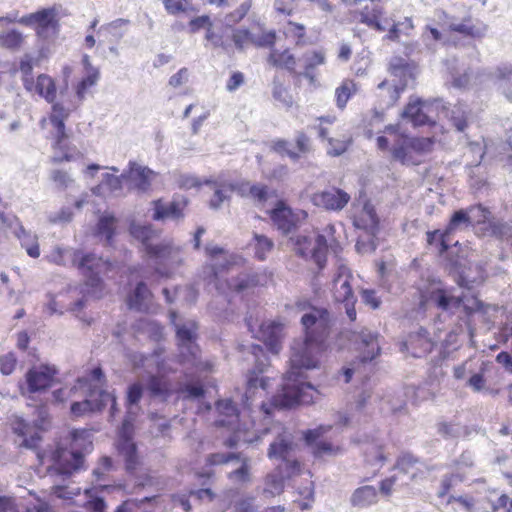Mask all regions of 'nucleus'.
<instances>
[{
    "label": "nucleus",
    "instance_id": "1",
    "mask_svg": "<svg viewBox=\"0 0 512 512\" xmlns=\"http://www.w3.org/2000/svg\"><path fill=\"white\" fill-rule=\"evenodd\" d=\"M320 310L312 308L301 317L304 336L295 339L291 345V368L285 375V383L272 400L280 409L292 408L306 403V389H312L310 383L302 379V369L316 368L320 359Z\"/></svg>",
    "mask_w": 512,
    "mask_h": 512
},
{
    "label": "nucleus",
    "instance_id": "2",
    "mask_svg": "<svg viewBox=\"0 0 512 512\" xmlns=\"http://www.w3.org/2000/svg\"><path fill=\"white\" fill-rule=\"evenodd\" d=\"M51 464L47 467V474L54 479L52 487L53 493L58 498L72 499L73 496L80 493L79 488H69L61 485L60 481H65L78 471L84 461L82 452L78 450H68L63 447H57L50 455Z\"/></svg>",
    "mask_w": 512,
    "mask_h": 512
},
{
    "label": "nucleus",
    "instance_id": "3",
    "mask_svg": "<svg viewBox=\"0 0 512 512\" xmlns=\"http://www.w3.org/2000/svg\"><path fill=\"white\" fill-rule=\"evenodd\" d=\"M72 256V262L80 272L86 277L87 284L91 287L99 286L101 282L100 274L103 268L108 266L109 263L102 258L97 257L95 254H84L81 251H71L57 247L50 255L49 260L58 265H65V256Z\"/></svg>",
    "mask_w": 512,
    "mask_h": 512
},
{
    "label": "nucleus",
    "instance_id": "4",
    "mask_svg": "<svg viewBox=\"0 0 512 512\" xmlns=\"http://www.w3.org/2000/svg\"><path fill=\"white\" fill-rule=\"evenodd\" d=\"M390 74L398 79L392 86L387 80H383L377 86L381 91L388 87L385 94H381L380 107L387 109L392 107L399 99L400 94L406 89L410 81L415 79L414 67L402 57H393L389 62Z\"/></svg>",
    "mask_w": 512,
    "mask_h": 512
},
{
    "label": "nucleus",
    "instance_id": "5",
    "mask_svg": "<svg viewBox=\"0 0 512 512\" xmlns=\"http://www.w3.org/2000/svg\"><path fill=\"white\" fill-rule=\"evenodd\" d=\"M471 226L466 209L455 210L443 229L428 230L426 242L439 256H445L452 246V240L458 231Z\"/></svg>",
    "mask_w": 512,
    "mask_h": 512
},
{
    "label": "nucleus",
    "instance_id": "6",
    "mask_svg": "<svg viewBox=\"0 0 512 512\" xmlns=\"http://www.w3.org/2000/svg\"><path fill=\"white\" fill-rule=\"evenodd\" d=\"M80 387L87 388L86 398L83 401L73 402L71 404V413L80 417L89 412L101 411L108 403H111L110 415L114 416L118 411L116 396L102 388L91 384L88 379L77 380Z\"/></svg>",
    "mask_w": 512,
    "mask_h": 512
},
{
    "label": "nucleus",
    "instance_id": "7",
    "mask_svg": "<svg viewBox=\"0 0 512 512\" xmlns=\"http://www.w3.org/2000/svg\"><path fill=\"white\" fill-rule=\"evenodd\" d=\"M129 231L133 238L142 243L144 251L150 258L160 261L169 260L175 252L179 251L169 240L153 243L152 241L156 237V233L151 225L133 222L130 225Z\"/></svg>",
    "mask_w": 512,
    "mask_h": 512
},
{
    "label": "nucleus",
    "instance_id": "8",
    "mask_svg": "<svg viewBox=\"0 0 512 512\" xmlns=\"http://www.w3.org/2000/svg\"><path fill=\"white\" fill-rule=\"evenodd\" d=\"M351 272L345 265H340L330 283V291L336 302L343 303L345 312L350 321L356 320V297L351 287Z\"/></svg>",
    "mask_w": 512,
    "mask_h": 512
},
{
    "label": "nucleus",
    "instance_id": "9",
    "mask_svg": "<svg viewBox=\"0 0 512 512\" xmlns=\"http://www.w3.org/2000/svg\"><path fill=\"white\" fill-rule=\"evenodd\" d=\"M296 446L293 434L283 429L276 434L269 444L267 456L271 460H279L280 463L278 465H285L288 462H299V460L293 457Z\"/></svg>",
    "mask_w": 512,
    "mask_h": 512
},
{
    "label": "nucleus",
    "instance_id": "10",
    "mask_svg": "<svg viewBox=\"0 0 512 512\" xmlns=\"http://www.w3.org/2000/svg\"><path fill=\"white\" fill-rule=\"evenodd\" d=\"M379 337L378 332L372 331L366 327H362L359 331L353 332L352 340L360 352L361 362H371L380 354Z\"/></svg>",
    "mask_w": 512,
    "mask_h": 512
},
{
    "label": "nucleus",
    "instance_id": "11",
    "mask_svg": "<svg viewBox=\"0 0 512 512\" xmlns=\"http://www.w3.org/2000/svg\"><path fill=\"white\" fill-rule=\"evenodd\" d=\"M300 462H288L285 465H277L265 479L264 492L272 496L279 495L284 489V482L295 475L300 474Z\"/></svg>",
    "mask_w": 512,
    "mask_h": 512
},
{
    "label": "nucleus",
    "instance_id": "12",
    "mask_svg": "<svg viewBox=\"0 0 512 512\" xmlns=\"http://www.w3.org/2000/svg\"><path fill=\"white\" fill-rule=\"evenodd\" d=\"M57 369L54 366L41 364L31 367L26 372V383L28 391L37 393L50 388L54 382Z\"/></svg>",
    "mask_w": 512,
    "mask_h": 512
},
{
    "label": "nucleus",
    "instance_id": "13",
    "mask_svg": "<svg viewBox=\"0 0 512 512\" xmlns=\"http://www.w3.org/2000/svg\"><path fill=\"white\" fill-rule=\"evenodd\" d=\"M445 269L461 288L470 290L476 283V277L471 275L472 264L464 257L456 256L447 258Z\"/></svg>",
    "mask_w": 512,
    "mask_h": 512
},
{
    "label": "nucleus",
    "instance_id": "14",
    "mask_svg": "<svg viewBox=\"0 0 512 512\" xmlns=\"http://www.w3.org/2000/svg\"><path fill=\"white\" fill-rule=\"evenodd\" d=\"M435 342L431 339L429 332L424 327L408 334L403 342V349L407 350L411 356L421 358L432 352Z\"/></svg>",
    "mask_w": 512,
    "mask_h": 512
},
{
    "label": "nucleus",
    "instance_id": "15",
    "mask_svg": "<svg viewBox=\"0 0 512 512\" xmlns=\"http://www.w3.org/2000/svg\"><path fill=\"white\" fill-rule=\"evenodd\" d=\"M270 217L276 228L284 235L294 231L299 222V215L282 200L270 211Z\"/></svg>",
    "mask_w": 512,
    "mask_h": 512
},
{
    "label": "nucleus",
    "instance_id": "16",
    "mask_svg": "<svg viewBox=\"0 0 512 512\" xmlns=\"http://www.w3.org/2000/svg\"><path fill=\"white\" fill-rule=\"evenodd\" d=\"M155 175L153 170L134 161H130L128 169L123 171V177H127L130 187L140 192H146L150 188Z\"/></svg>",
    "mask_w": 512,
    "mask_h": 512
},
{
    "label": "nucleus",
    "instance_id": "17",
    "mask_svg": "<svg viewBox=\"0 0 512 512\" xmlns=\"http://www.w3.org/2000/svg\"><path fill=\"white\" fill-rule=\"evenodd\" d=\"M258 338L265 344L266 348L273 354H278L282 348L284 337V325L269 321L263 322L259 326Z\"/></svg>",
    "mask_w": 512,
    "mask_h": 512
},
{
    "label": "nucleus",
    "instance_id": "18",
    "mask_svg": "<svg viewBox=\"0 0 512 512\" xmlns=\"http://www.w3.org/2000/svg\"><path fill=\"white\" fill-rule=\"evenodd\" d=\"M428 102L420 97H410L409 102L400 114L401 118L409 120L414 126L435 125V121L423 111Z\"/></svg>",
    "mask_w": 512,
    "mask_h": 512
},
{
    "label": "nucleus",
    "instance_id": "19",
    "mask_svg": "<svg viewBox=\"0 0 512 512\" xmlns=\"http://www.w3.org/2000/svg\"><path fill=\"white\" fill-rule=\"evenodd\" d=\"M196 323L189 321L182 324H175V331L182 354L195 357L198 351L196 341Z\"/></svg>",
    "mask_w": 512,
    "mask_h": 512
},
{
    "label": "nucleus",
    "instance_id": "20",
    "mask_svg": "<svg viewBox=\"0 0 512 512\" xmlns=\"http://www.w3.org/2000/svg\"><path fill=\"white\" fill-rule=\"evenodd\" d=\"M296 146L298 152H296L292 144L284 139H278L273 142V150L281 156H288L291 160L297 161L300 154H305L310 151V139L304 134L299 133L296 137Z\"/></svg>",
    "mask_w": 512,
    "mask_h": 512
},
{
    "label": "nucleus",
    "instance_id": "21",
    "mask_svg": "<svg viewBox=\"0 0 512 512\" xmlns=\"http://www.w3.org/2000/svg\"><path fill=\"white\" fill-rule=\"evenodd\" d=\"M309 236H297L295 239V251L304 259H312L316 266L320 269V234H317L314 239Z\"/></svg>",
    "mask_w": 512,
    "mask_h": 512
},
{
    "label": "nucleus",
    "instance_id": "22",
    "mask_svg": "<svg viewBox=\"0 0 512 512\" xmlns=\"http://www.w3.org/2000/svg\"><path fill=\"white\" fill-rule=\"evenodd\" d=\"M379 223L375 207L370 200H365L361 215L354 221L355 227L365 230L369 236H377Z\"/></svg>",
    "mask_w": 512,
    "mask_h": 512
},
{
    "label": "nucleus",
    "instance_id": "23",
    "mask_svg": "<svg viewBox=\"0 0 512 512\" xmlns=\"http://www.w3.org/2000/svg\"><path fill=\"white\" fill-rule=\"evenodd\" d=\"M428 300L445 312H452L455 309H459L463 304V300L460 297H456L447 289L440 287L434 288L428 292Z\"/></svg>",
    "mask_w": 512,
    "mask_h": 512
},
{
    "label": "nucleus",
    "instance_id": "24",
    "mask_svg": "<svg viewBox=\"0 0 512 512\" xmlns=\"http://www.w3.org/2000/svg\"><path fill=\"white\" fill-rule=\"evenodd\" d=\"M152 292L143 281L139 282L135 289L127 297L129 309L138 312H147L150 307Z\"/></svg>",
    "mask_w": 512,
    "mask_h": 512
},
{
    "label": "nucleus",
    "instance_id": "25",
    "mask_svg": "<svg viewBox=\"0 0 512 512\" xmlns=\"http://www.w3.org/2000/svg\"><path fill=\"white\" fill-rule=\"evenodd\" d=\"M303 72L299 76L308 81L309 85L317 88L318 66L320 65V53L317 51L307 52L299 60Z\"/></svg>",
    "mask_w": 512,
    "mask_h": 512
},
{
    "label": "nucleus",
    "instance_id": "26",
    "mask_svg": "<svg viewBox=\"0 0 512 512\" xmlns=\"http://www.w3.org/2000/svg\"><path fill=\"white\" fill-rule=\"evenodd\" d=\"M350 195L337 187L322 191V208L328 211H341L350 201Z\"/></svg>",
    "mask_w": 512,
    "mask_h": 512
},
{
    "label": "nucleus",
    "instance_id": "27",
    "mask_svg": "<svg viewBox=\"0 0 512 512\" xmlns=\"http://www.w3.org/2000/svg\"><path fill=\"white\" fill-rule=\"evenodd\" d=\"M466 210L468 211L471 226L475 229L477 234L482 236L488 223H490L494 217L491 211L482 204L470 206Z\"/></svg>",
    "mask_w": 512,
    "mask_h": 512
},
{
    "label": "nucleus",
    "instance_id": "28",
    "mask_svg": "<svg viewBox=\"0 0 512 512\" xmlns=\"http://www.w3.org/2000/svg\"><path fill=\"white\" fill-rule=\"evenodd\" d=\"M117 448L124 458L126 470L134 471L138 464L137 448L136 444L125 432L121 433Z\"/></svg>",
    "mask_w": 512,
    "mask_h": 512
},
{
    "label": "nucleus",
    "instance_id": "29",
    "mask_svg": "<svg viewBox=\"0 0 512 512\" xmlns=\"http://www.w3.org/2000/svg\"><path fill=\"white\" fill-rule=\"evenodd\" d=\"M12 429L15 434L22 438L20 446L34 449L38 446L41 437L37 432H32V428L22 418H16L12 423Z\"/></svg>",
    "mask_w": 512,
    "mask_h": 512
},
{
    "label": "nucleus",
    "instance_id": "30",
    "mask_svg": "<svg viewBox=\"0 0 512 512\" xmlns=\"http://www.w3.org/2000/svg\"><path fill=\"white\" fill-rule=\"evenodd\" d=\"M116 222V218L109 213L101 215L96 224L95 236L106 245H111L115 235Z\"/></svg>",
    "mask_w": 512,
    "mask_h": 512
},
{
    "label": "nucleus",
    "instance_id": "31",
    "mask_svg": "<svg viewBox=\"0 0 512 512\" xmlns=\"http://www.w3.org/2000/svg\"><path fill=\"white\" fill-rule=\"evenodd\" d=\"M183 216L182 210L178 202H163L156 200L153 202V215L154 220L160 221L165 219H179Z\"/></svg>",
    "mask_w": 512,
    "mask_h": 512
},
{
    "label": "nucleus",
    "instance_id": "32",
    "mask_svg": "<svg viewBox=\"0 0 512 512\" xmlns=\"http://www.w3.org/2000/svg\"><path fill=\"white\" fill-rule=\"evenodd\" d=\"M378 492L374 486L366 485L357 488L351 498V505L358 508H365L377 502Z\"/></svg>",
    "mask_w": 512,
    "mask_h": 512
},
{
    "label": "nucleus",
    "instance_id": "33",
    "mask_svg": "<svg viewBox=\"0 0 512 512\" xmlns=\"http://www.w3.org/2000/svg\"><path fill=\"white\" fill-rule=\"evenodd\" d=\"M482 236L492 237L497 240H509L512 238V224L493 217L488 223L487 228L483 231Z\"/></svg>",
    "mask_w": 512,
    "mask_h": 512
},
{
    "label": "nucleus",
    "instance_id": "34",
    "mask_svg": "<svg viewBox=\"0 0 512 512\" xmlns=\"http://www.w3.org/2000/svg\"><path fill=\"white\" fill-rule=\"evenodd\" d=\"M442 21L448 24V29L452 32L459 33L466 37H481L483 33L480 31V29L475 28L472 25H468L467 22L470 21V18H464L463 22L461 23H454V17L450 16L446 12H442V16L440 17Z\"/></svg>",
    "mask_w": 512,
    "mask_h": 512
},
{
    "label": "nucleus",
    "instance_id": "35",
    "mask_svg": "<svg viewBox=\"0 0 512 512\" xmlns=\"http://www.w3.org/2000/svg\"><path fill=\"white\" fill-rule=\"evenodd\" d=\"M204 184L211 185L214 193L210 199L209 205L212 209H218L221 207L225 200L230 198L231 193L234 191V186L227 185L226 183H219L211 179H206Z\"/></svg>",
    "mask_w": 512,
    "mask_h": 512
},
{
    "label": "nucleus",
    "instance_id": "36",
    "mask_svg": "<svg viewBox=\"0 0 512 512\" xmlns=\"http://www.w3.org/2000/svg\"><path fill=\"white\" fill-rule=\"evenodd\" d=\"M143 393L144 386L140 382H135L128 386L125 401V406L127 408V418L124 421V427H126L131 419V416L135 413L134 409L137 408Z\"/></svg>",
    "mask_w": 512,
    "mask_h": 512
},
{
    "label": "nucleus",
    "instance_id": "37",
    "mask_svg": "<svg viewBox=\"0 0 512 512\" xmlns=\"http://www.w3.org/2000/svg\"><path fill=\"white\" fill-rule=\"evenodd\" d=\"M145 387L151 397L167 398L170 395V386L166 377L164 376H148Z\"/></svg>",
    "mask_w": 512,
    "mask_h": 512
},
{
    "label": "nucleus",
    "instance_id": "38",
    "mask_svg": "<svg viewBox=\"0 0 512 512\" xmlns=\"http://www.w3.org/2000/svg\"><path fill=\"white\" fill-rule=\"evenodd\" d=\"M35 92L48 103H53L56 99V85L54 80L46 74H40L35 83Z\"/></svg>",
    "mask_w": 512,
    "mask_h": 512
},
{
    "label": "nucleus",
    "instance_id": "39",
    "mask_svg": "<svg viewBox=\"0 0 512 512\" xmlns=\"http://www.w3.org/2000/svg\"><path fill=\"white\" fill-rule=\"evenodd\" d=\"M250 247L253 249L254 256L260 261L267 258V255L272 251L274 242L272 239L265 235L254 233L253 240L250 243Z\"/></svg>",
    "mask_w": 512,
    "mask_h": 512
},
{
    "label": "nucleus",
    "instance_id": "40",
    "mask_svg": "<svg viewBox=\"0 0 512 512\" xmlns=\"http://www.w3.org/2000/svg\"><path fill=\"white\" fill-rule=\"evenodd\" d=\"M260 278L257 273H241L230 281L229 286L237 292H244L262 284Z\"/></svg>",
    "mask_w": 512,
    "mask_h": 512
},
{
    "label": "nucleus",
    "instance_id": "41",
    "mask_svg": "<svg viewBox=\"0 0 512 512\" xmlns=\"http://www.w3.org/2000/svg\"><path fill=\"white\" fill-rule=\"evenodd\" d=\"M421 464L426 467L427 470H432L434 467H429L426 465L425 461L421 458L415 456L410 452H403L398 457L393 466L394 470H399L401 473L407 474L409 470L413 468L415 465Z\"/></svg>",
    "mask_w": 512,
    "mask_h": 512
},
{
    "label": "nucleus",
    "instance_id": "42",
    "mask_svg": "<svg viewBox=\"0 0 512 512\" xmlns=\"http://www.w3.org/2000/svg\"><path fill=\"white\" fill-rule=\"evenodd\" d=\"M16 236L21 242V246L25 248L27 254L32 258H37L40 255L39 245L35 235L27 232L22 226L16 231Z\"/></svg>",
    "mask_w": 512,
    "mask_h": 512
},
{
    "label": "nucleus",
    "instance_id": "43",
    "mask_svg": "<svg viewBox=\"0 0 512 512\" xmlns=\"http://www.w3.org/2000/svg\"><path fill=\"white\" fill-rule=\"evenodd\" d=\"M285 34L288 38L294 39L298 46H305L313 42L310 37L306 36L304 25L299 23L289 21L285 28Z\"/></svg>",
    "mask_w": 512,
    "mask_h": 512
},
{
    "label": "nucleus",
    "instance_id": "44",
    "mask_svg": "<svg viewBox=\"0 0 512 512\" xmlns=\"http://www.w3.org/2000/svg\"><path fill=\"white\" fill-rule=\"evenodd\" d=\"M269 61L274 66L285 67L288 70H293L296 65L294 56L289 53L288 50L283 52H277L276 50L272 51L269 57Z\"/></svg>",
    "mask_w": 512,
    "mask_h": 512
},
{
    "label": "nucleus",
    "instance_id": "45",
    "mask_svg": "<svg viewBox=\"0 0 512 512\" xmlns=\"http://www.w3.org/2000/svg\"><path fill=\"white\" fill-rule=\"evenodd\" d=\"M23 41V35L16 29H11L0 34V46L7 49H18Z\"/></svg>",
    "mask_w": 512,
    "mask_h": 512
},
{
    "label": "nucleus",
    "instance_id": "46",
    "mask_svg": "<svg viewBox=\"0 0 512 512\" xmlns=\"http://www.w3.org/2000/svg\"><path fill=\"white\" fill-rule=\"evenodd\" d=\"M383 13V8L380 6L376 5L372 9L366 6L359 13V22L373 29L375 24L379 21V18L383 16Z\"/></svg>",
    "mask_w": 512,
    "mask_h": 512
},
{
    "label": "nucleus",
    "instance_id": "47",
    "mask_svg": "<svg viewBox=\"0 0 512 512\" xmlns=\"http://www.w3.org/2000/svg\"><path fill=\"white\" fill-rule=\"evenodd\" d=\"M235 461H238L241 463L240 467L233 470L229 473V479L232 481L244 483L249 481L250 475H249V469H250V459L246 456H243L241 454L240 459H235Z\"/></svg>",
    "mask_w": 512,
    "mask_h": 512
},
{
    "label": "nucleus",
    "instance_id": "48",
    "mask_svg": "<svg viewBox=\"0 0 512 512\" xmlns=\"http://www.w3.org/2000/svg\"><path fill=\"white\" fill-rule=\"evenodd\" d=\"M273 98L283 104L286 107H290L293 104L292 96L290 95L288 89L283 86L280 79L276 76L273 80V90H272Z\"/></svg>",
    "mask_w": 512,
    "mask_h": 512
},
{
    "label": "nucleus",
    "instance_id": "49",
    "mask_svg": "<svg viewBox=\"0 0 512 512\" xmlns=\"http://www.w3.org/2000/svg\"><path fill=\"white\" fill-rule=\"evenodd\" d=\"M36 26H48L55 29L58 24L56 19L57 12L55 8H43L35 12Z\"/></svg>",
    "mask_w": 512,
    "mask_h": 512
},
{
    "label": "nucleus",
    "instance_id": "50",
    "mask_svg": "<svg viewBox=\"0 0 512 512\" xmlns=\"http://www.w3.org/2000/svg\"><path fill=\"white\" fill-rule=\"evenodd\" d=\"M305 445L311 450L317 458L320 455V426L314 429H308L303 432Z\"/></svg>",
    "mask_w": 512,
    "mask_h": 512
},
{
    "label": "nucleus",
    "instance_id": "51",
    "mask_svg": "<svg viewBox=\"0 0 512 512\" xmlns=\"http://www.w3.org/2000/svg\"><path fill=\"white\" fill-rule=\"evenodd\" d=\"M98 78L99 71L96 68H91V70H88L87 75L82 78L76 88V94L80 100L85 97L87 89L96 84Z\"/></svg>",
    "mask_w": 512,
    "mask_h": 512
},
{
    "label": "nucleus",
    "instance_id": "52",
    "mask_svg": "<svg viewBox=\"0 0 512 512\" xmlns=\"http://www.w3.org/2000/svg\"><path fill=\"white\" fill-rule=\"evenodd\" d=\"M267 381L268 380L266 378H258L257 376H254V373L248 378L246 392L243 396V403L245 406L249 407V400L254 395L255 390L258 387H261L263 390H266Z\"/></svg>",
    "mask_w": 512,
    "mask_h": 512
},
{
    "label": "nucleus",
    "instance_id": "53",
    "mask_svg": "<svg viewBox=\"0 0 512 512\" xmlns=\"http://www.w3.org/2000/svg\"><path fill=\"white\" fill-rule=\"evenodd\" d=\"M330 425L322 424V456H337L343 453V449L339 443H333L325 438L326 433L331 429Z\"/></svg>",
    "mask_w": 512,
    "mask_h": 512
},
{
    "label": "nucleus",
    "instance_id": "54",
    "mask_svg": "<svg viewBox=\"0 0 512 512\" xmlns=\"http://www.w3.org/2000/svg\"><path fill=\"white\" fill-rule=\"evenodd\" d=\"M241 453L235 452H216L207 455L206 462L209 465H221L227 464L231 461H235V459H240Z\"/></svg>",
    "mask_w": 512,
    "mask_h": 512
},
{
    "label": "nucleus",
    "instance_id": "55",
    "mask_svg": "<svg viewBox=\"0 0 512 512\" xmlns=\"http://www.w3.org/2000/svg\"><path fill=\"white\" fill-rule=\"evenodd\" d=\"M354 87V83L352 81H345L339 86L336 91V100L337 106L339 108H344L352 95V88Z\"/></svg>",
    "mask_w": 512,
    "mask_h": 512
},
{
    "label": "nucleus",
    "instance_id": "56",
    "mask_svg": "<svg viewBox=\"0 0 512 512\" xmlns=\"http://www.w3.org/2000/svg\"><path fill=\"white\" fill-rule=\"evenodd\" d=\"M251 4L247 1L243 2L234 12L225 16L224 22L226 26H232L241 21L248 13Z\"/></svg>",
    "mask_w": 512,
    "mask_h": 512
},
{
    "label": "nucleus",
    "instance_id": "57",
    "mask_svg": "<svg viewBox=\"0 0 512 512\" xmlns=\"http://www.w3.org/2000/svg\"><path fill=\"white\" fill-rule=\"evenodd\" d=\"M123 181L127 182V177H123V173L120 176L105 173L102 175L101 185L106 186L111 192H116L122 189Z\"/></svg>",
    "mask_w": 512,
    "mask_h": 512
},
{
    "label": "nucleus",
    "instance_id": "58",
    "mask_svg": "<svg viewBox=\"0 0 512 512\" xmlns=\"http://www.w3.org/2000/svg\"><path fill=\"white\" fill-rule=\"evenodd\" d=\"M349 141L343 139L328 138L327 154L333 157L342 155L349 146Z\"/></svg>",
    "mask_w": 512,
    "mask_h": 512
},
{
    "label": "nucleus",
    "instance_id": "59",
    "mask_svg": "<svg viewBox=\"0 0 512 512\" xmlns=\"http://www.w3.org/2000/svg\"><path fill=\"white\" fill-rule=\"evenodd\" d=\"M408 149H410V146L408 145V137L400 139L392 149L393 158L404 164L407 158Z\"/></svg>",
    "mask_w": 512,
    "mask_h": 512
},
{
    "label": "nucleus",
    "instance_id": "60",
    "mask_svg": "<svg viewBox=\"0 0 512 512\" xmlns=\"http://www.w3.org/2000/svg\"><path fill=\"white\" fill-rule=\"evenodd\" d=\"M216 409L220 414L228 417L238 416L237 406L230 399L219 400L216 403Z\"/></svg>",
    "mask_w": 512,
    "mask_h": 512
},
{
    "label": "nucleus",
    "instance_id": "61",
    "mask_svg": "<svg viewBox=\"0 0 512 512\" xmlns=\"http://www.w3.org/2000/svg\"><path fill=\"white\" fill-rule=\"evenodd\" d=\"M68 116L69 111L62 104L53 102L52 113L49 116L51 124H58V121L65 123Z\"/></svg>",
    "mask_w": 512,
    "mask_h": 512
},
{
    "label": "nucleus",
    "instance_id": "62",
    "mask_svg": "<svg viewBox=\"0 0 512 512\" xmlns=\"http://www.w3.org/2000/svg\"><path fill=\"white\" fill-rule=\"evenodd\" d=\"M182 392L187 394L188 398L197 399L205 394L204 387L199 382H189L184 385Z\"/></svg>",
    "mask_w": 512,
    "mask_h": 512
},
{
    "label": "nucleus",
    "instance_id": "63",
    "mask_svg": "<svg viewBox=\"0 0 512 512\" xmlns=\"http://www.w3.org/2000/svg\"><path fill=\"white\" fill-rule=\"evenodd\" d=\"M209 27H212V22L210 20V17L207 15L195 17V18L191 19L189 22L190 33H196L200 29L207 30Z\"/></svg>",
    "mask_w": 512,
    "mask_h": 512
},
{
    "label": "nucleus",
    "instance_id": "64",
    "mask_svg": "<svg viewBox=\"0 0 512 512\" xmlns=\"http://www.w3.org/2000/svg\"><path fill=\"white\" fill-rule=\"evenodd\" d=\"M451 122L458 132H464L467 128V118L460 108H454L451 112Z\"/></svg>",
    "mask_w": 512,
    "mask_h": 512
}]
</instances>
